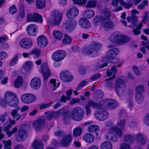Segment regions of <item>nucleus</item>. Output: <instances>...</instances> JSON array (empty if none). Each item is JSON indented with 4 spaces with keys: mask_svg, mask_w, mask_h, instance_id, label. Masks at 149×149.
I'll use <instances>...</instances> for the list:
<instances>
[{
    "mask_svg": "<svg viewBox=\"0 0 149 149\" xmlns=\"http://www.w3.org/2000/svg\"><path fill=\"white\" fill-rule=\"evenodd\" d=\"M32 65V63L31 61H27L23 65L22 68L26 71H28L31 68Z\"/></svg>",
    "mask_w": 149,
    "mask_h": 149,
    "instance_id": "e433bc0d",
    "label": "nucleus"
},
{
    "mask_svg": "<svg viewBox=\"0 0 149 149\" xmlns=\"http://www.w3.org/2000/svg\"><path fill=\"white\" fill-rule=\"evenodd\" d=\"M18 128L17 127H15L11 131H8L7 132V134L9 137L12 136L13 134H15L17 131Z\"/></svg>",
    "mask_w": 149,
    "mask_h": 149,
    "instance_id": "4d7b16f0",
    "label": "nucleus"
},
{
    "mask_svg": "<svg viewBox=\"0 0 149 149\" xmlns=\"http://www.w3.org/2000/svg\"><path fill=\"white\" fill-rule=\"evenodd\" d=\"M50 82L51 86L52 89L55 90L56 88L58 87L60 85V83L58 81H56V80L55 79H51L50 80Z\"/></svg>",
    "mask_w": 149,
    "mask_h": 149,
    "instance_id": "c9c22d12",
    "label": "nucleus"
},
{
    "mask_svg": "<svg viewBox=\"0 0 149 149\" xmlns=\"http://www.w3.org/2000/svg\"><path fill=\"white\" fill-rule=\"evenodd\" d=\"M60 77L61 79L64 81H70L73 79V77L70 73L67 71L61 72Z\"/></svg>",
    "mask_w": 149,
    "mask_h": 149,
    "instance_id": "6ab92c4d",
    "label": "nucleus"
},
{
    "mask_svg": "<svg viewBox=\"0 0 149 149\" xmlns=\"http://www.w3.org/2000/svg\"><path fill=\"white\" fill-rule=\"evenodd\" d=\"M121 4L124 6L125 8L126 9H129L132 6V5L131 3H126L125 2L123 1V0H122Z\"/></svg>",
    "mask_w": 149,
    "mask_h": 149,
    "instance_id": "0e129e2a",
    "label": "nucleus"
},
{
    "mask_svg": "<svg viewBox=\"0 0 149 149\" xmlns=\"http://www.w3.org/2000/svg\"><path fill=\"white\" fill-rule=\"evenodd\" d=\"M120 137L122 135V132L120 129L116 126L111 128L109 132L105 135V139L108 141L112 142L117 141V139L115 134Z\"/></svg>",
    "mask_w": 149,
    "mask_h": 149,
    "instance_id": "20e7f679",
    "label": "nucleus"
},
{
    "mask_svg": "<svg viewBox=\"0 0 149 149\" xmlns=\"http://www.w3.org/2000/svg\"><path fill=\"white\" fill-rule=\"evenodd\" d=\"M46 125L45 120L41 118H39L33 123V127L36 131H39L43 129Z\"/></svg>",
    "mask_w": 149,
    "mask_h": 149,
    "instance_id": "f8f14e48",
    "label": "nucleus"
},
{
    "mask_svg": "<svg viewBox=\"0 0 149 149\" xmlns=\"http://www.w3.org/2000/svg\"><path fill=\"white\" fill-rule=\"evenodd\" d=\"M66 53L63 50H57L52 55V58L55 61H59L62 60L65 57Z\"/></svg>",
    "mask_w": 149,
    "mask_h": 149,
    "instance_id": "9b49d317",
    "label": "nucleus"
},
{
    "mask_svg": "<svg viewBox=\"0 0 149 149\" xmlns=\"http://www.w3.org/2000/svg\"><path fill=\"white\" fill-rule=\"evenodd\" d=\"M138 17L137 16H131L130 17H127V22L129 23L130 22L132 24L131 25H128V27L129 28H133L136 26V24L138 21L137 20Z\"/></svg>",
    "mask_w": 149,
    "mask_h": 149,
    "instance_id": "a878e982",
    "label": "nucleus"
},
{
    "mask_svg": "<svg viewBox=\"0 0 149 149\" xmlns=\"http://www.w3.org/2000/svg\"><path fill=\"white\" fill-rule=\"evenodd\" d=\"M52 20L51 22L53 25L58 26L62 19L61 14L58 11L54 10L51 13Z\"/></svg>",
    "mask_w": 149,
    "mask_h": 149,
    "instance_id": "0eeeda50",
    "label": "nucleus"
},
{
    "mask_svg": "<svg viewBox=\"0 0 149 149\" xmlns=\"http://www.w3.org/2000/svg\"><path fill=\"white\" fill-rule=\"evenodd\" d=\"M31 146L34 149H44V145L42 142L38 140L34 141L32 143Z\"/></svg>",
    "mask_w": 149,
    "mask_h": 149,
    "instance_id": "bb28decb",
    "label": "nucleus"
},
{
    "mask_svg": "<svg viewBox=\"0 0 149 149\" xmlns=\"http://www.w3.org/2000/svg\"><path fill=\"white\" fill-rule=\"evenodd\" d=\"M79 24L81 27L84 29H88L91 26L90 22L85 17L80 18Z\"/></svg>",
    "mask_w": 149,
    "mask_h": 149,
    "instance_id": "5701e85b",
    "label": "nucleus"
},
{
    "mask_svg": "<svg viewBox=\"0 0 149 149\" xmlns=\"http://www.w3.org/2000/svg\"><path fill=\"white\" fill-rule=\"evenodd\" d=\"M78 9L76 7H72L68 10L66 13L67 17L69 18H72L76 17L79 14Z\"/></svg>",
    "mask_w": 149,
    "mask_h": 149,
    "instance_id": "a211bd4d",
    "label": "nucleus"
},
{
    "mask_svg": "<svg viewBox=\"0 0 149 149\" xmlns=\"http://www.w3.org/2000/svg\"><path fill=\"white\" fill-rule=\"evenodd\" d=\"M71 42L70 37L67 34L65 35V38L63 41V43L65 44H70Z\"/></svg>",
    "mask_w": 149,
    "mask_h": 149,
    "instance_id": "8fccbe9b",
    "label": "nucleus"
},
{
    "mask_svg": "<svg viewBox=\"0 0 149 149\" xmlns=\"http://www.w3.org/2000/svg\"><path fill=\"white\" fill-rule=\"evenodd\" d=\"M29 128L28 126L25 127L22 126L20 127L18 131V136L16 139L18 141H23L27 137V130Z\"/></svg>",
    "mask_w": 149,
    "mask_h": 149,
    "instance_id": "1a4fd4ad",
    "label": "nucleus"
},
{
    "mask_svg": "<svg viewBox=\"0 0 149 149\" xmlns=\"http://www.w3.org/2000/svg\"><path fill=\"white\" fill-rule=\"evenodd\" d=\"M97 5V2L94 0H89L88 2L86 7L87 8L95 7Z\"/></svg>",
    "mask_w": 149,
    "mask_h": 149,
    "instance_id": "a18cd8bd",
    "label": "nucleus"
},
{
    "mask_svg": "<svg viewBox=\"0 0 149 149\" xmlns=\"http://www.w3.org/2000/svg\"><path fill=\"white\" fill-rule=\"evenodd\" d=\"M102 45L99 43L93 41L86 49L85 52L89 56L94 57L100 54V49Z\"/></svg>",
    "mask_w": 149,
    "mask_h": 149,
    "instance_id": "7ed1b4c3",
    "label": "nucleus"
},
{
    "mask_svg": "<svg viewBox=\"0 0 149 149\" xmlns=\"http://www.w3.org/2000/svg\"><path fill=\"white\" fill-rule=\"evenodd\" d=\"M41 81L40 79L38 77H33L30 82L31 87L34 89H38L40 87Z\"/></svg>",
    "mask_w": 149,
    "mask_h": 149,
    "instance_id": "f3484780",
    "label": "nucleus"
},
{
    "mask_svg": "<svg viewBox=\"0 0 149 149\" xmlns=\"http://www.w3.org/2000/svg\"><path fill=\"white\" fill-rule=\"evenodd\" d=\"M64 140L68 142L69 143H70L72 140V136L71 134H67L65 135L63 137Z\"/></svg>",
    "mask_w": 149,
    "mask_h": 149,
    "instance_id": "69168bd1",
    "label": "nucleus"
},
{
    "mask_svg": "<svg viewBox=\"0 0 149 149\" xmlns=\"http://www.w3.org/2000/svg\"><path fill=\"white\" fill-rule=\"evenodd\" d=\"M101 21H104V20L103 19H102V17L101 16H96L93 19V23L95 26H97Z\"/></svg>",
    "mask_w": 149,
    "mask_h": 149,
    "instance_id": "c03bdc74",
    "label": "nucleus"
},
{
    "mask_svg": "<svg viewBox=\"0 0 149 149\" xmlns=\"http://www.w3.org/2000/svg\"><path fill=\"white\" fill-rule=\"evenodd\" d=\"M19 44L20 46L23 48L29 49L32 46V40L29 38H25L20 40Z\"/></svg>",
    "mask_w": 149,
    "mask_h": 149,
    "instance_id": "4468645a",
    "label": "nucleus"
},
{
    "mask_svg": "<svg viewBox=\"0 0 149 149\" xmlns=\"http://www.w3.org/2000/svg\"><path fill=\"white\" fill-rule=\"evenodd\" d=\"M135 138L138 143L140 145H143L145 144L146 140L143 135L139 133L135 136Z\"/></svg>",
    "mask_w": 149,
    "mask_h": 149,
    "instance_id": "c85d7f7f",
    "label": "nucleus"
},
{
    "mask_svg": "<svg viewBox=\"0 0 149 149\" xmlns=\"http://www.w3.org/2000/svg\"><path fill=\"white\" fill-rule=\"evenodd\" d=\"M115 77L114 75L108 79H106L105 81L107 82L106 84V86L109 88H113V82L111 81H109V80L113 79Z\"/></svg>",
    "mask_w": 149,
    "mask_h": 149,
    "instance_id": "79ce46f5",
    "label": "nucleus"
},
{
    "mask_svg": "<svg viewBox=\"0 0 149 149\" xmlns=\"http://www.w3.org/2000/svg\"><path fill=\"white\" fill-rule=\"evenodd\" d=\"M120 149H132V148L129 144L124 143L120 144Z\"/></svg>",
    "mask_w": 149,
    "mask_h": 149,
    "instance_id": "680f3d73",
    "label": "nucleus"
},
{
    "mask_svg": "<svg viewBox=\"0 0 149 149\" xmlns=\"http://www.w3.org/2000/svg\"><path fill=\"white\" fill-rule=\"evenodd\" d=\"M8 57V55L6 52L2 51L0 52V59H4Z\"/></svg>",
    "mask_w": 149,
    "mask_h": 149,
    "instance_id": "774afa93",
    "label": "nucleus"
},
{
    "mask_svg": "<svg viewBox=\"0 0 149 149\" xmlns=\"http://www.w3.org/2000/svg\"><path fill=\"white\" fill-rule=\"evenodd\" d=\"M73 3L76 5L83 6L86 4L87 0H72Z\"/></svg>",
    "mask_w": 149,
    "mask_h": 149,
    "instance_id": "3c124183",
    "label": "nucleus"
},
{
    "mask_svg": "<svg viewBox=\"0 0 149 149\" xmlns=\"http://www.w3.org/2000/svg\"><path fill=\"white\" fill-rule=\"evenodd\" d=\"M135 98L136 102L138 104L141 103L143 100V96L142 94H136Z\"/></svg>",
    "mask_w": 149,
    "mask_h": 149,
    "instance_id": "37998d69",
    "label": "nucleus"
},
{
    "mask_svg": "<svg viewBox=\"0 0 149 149\" xmlns=\"http://www.w3.org/2000/svg\"><path fill=\"white\" fill-rule=\"evenodd\" d=\"M37 42L39 47H44L47 45L48 41L44 35H42L37 38Z\"/></svg>",
    "mask_w": 149,
    "mask_h": 149,
    "instance_id": "412c9836",
    "label": "nucleus"
},
{
    "mask_svg": "<svg viewBox=\"0 0 149 149\" xmlns=\"http://www.w3.org/2000/svg\"><path fill=\"white\" fill-rule=\"evenodd\" d=\"M101 17L104 20L110 19L111 15V11L110 9L107 8H104L101 12Z\"/></svg>",
    "mask_w": 149,
    "mask_h": 149,
    "instance_id": "4be33fe9",
    "label": "nucleus"
},
{
    "mask_svg": "<svg viewBox=\"0 0 149 149\" xmlns=\"http://www.w3.org/2000/svg\"><path fill=\"white\" fill-rule=\"evenodd\" d=\"M103 25L104 29L106 30L113 28L114 26L113 22L110 20L105 21Z\"/></svg>",
    "mask_w": 149,
    "mask_h": 149,
    "instance_id": "c756f323",
    "label": "nucleus"
},
{
    "mask_svg": "<svg viewBox=\"0 0 149 149\" xmlns=\"http://www.w3.org/2000/svg\"><path fill=\"white\" fill-rule=\"evenodd\" d=\"M77 22L69 19L66 20L63 24V26L68 31H72L77 24Z\"/></svg>",
    "mask_w": 149,
    "mask_h": 149,
    "instance_id": "ddd939ff",
    "label": "nucleus"
},
{
    "mask_svg": "<svg viewBox=\"0 0 149 149\" xmlns=\"http://www.w3.org/2000/svg\"><path fill=\"white\" fill-rule=\"evenodd\" d=\"M63 111V110H60L56 112L54 111V118L55 119L58 118L60 115H62Z\"/></svg>",
    "mask_w": 149,
    "mask_h": 149,
    "instance_id": "052dcab7",
    "label": "nucleus"
},
{
    "mask_svg": "<svg viewBox=\"0 0 149 149\" xmlns=\"http://www.w3.org/2000/svg\"><path fill=\"white\" fill-rule=\"evenodd\" d=\"M36 97L31 93H25L22 95L21 99L22 101L26 104H29L34 102L36 100Z\"/></svg>",
    "mask_w": 149,
    "mask_h": 149,
    "instance_id": "9d476101",
    "label": "nucleus"
},
{
    "mask_svg": "<svg viewBox=\"0 0 149 149\" xmlns=\"http://www.w3.org/2000/svg\"><path fill=\"white\" fill-rule=\"evenodd\" d=\"M120 35L118 32H115L111 35L109 40L112 42L118 44Z\"/></svg>",
    "mask_w": 149,
    "mask_h": 149,
    "instance_id": "393cba45",
    "label": "nucleus"
},
{
    "mask_svg": "<svg viewBox=\"0 0 149 149\" xmlns=\"http://www.w3.org/2000/svg\"><path fill=\"white\" fill-rule=\"evenodd\" d=\"M45 114H47V119L49 120H50L54 118V111L46 112H45Z\"/></svg>",
    "mask_w": 149,
    "mask_h": 149,
    "instance_id": "5fc2aeb1",
    "label": "nucleus"
},
{
    "mask_svg": "<svg viewBox=\"0 0 149 149\" xmlns=\"http://www.w3.org/2000/svg\"><path fill=\"white\" fill-rule=\"evenodd\" d=\"M36 6L38 8H43L45 6V0H37L36 1Z\"/></svg>",
    "mask_w": 149,
    "mask_h": 149,
    "instance_id": "72a5a7b5",
    "label": "nucleus"
},
{
    "mask_svg": "<svg viewBox=\"0 0 149 149\" xmlns=\"http://www.w3.org/2000/svg\"><path fill=\"white\" fill-rule=\"evenodd\" d=\"M119 40V44L120 45L125 44L129 40V39L127 36L121 35Z\"/></svg>",
    "mask_w": 149,
    "mask_h": 149,
    "instance_id": "a19ab883",
    "label": "nucleus"
},
{
    "mask_svg": "<svg viewBox=\"0 0 149 149\" xmlns=\"http://www.w3.org/2000/svg\"><path fill=\"white\" fill-rule=\"evenodd\" d=\"M23 78L21 76H19L17 79L14 82L15 87L16 88H19L22 85Z\"/></svg>",
    "mask_w": 149,
    "mask_h": 149,
    "instance_id": "f704fd0d",
    "label": "nucleus"
},
{
    "mask_svg": "<svg viewBox=\"0 0 149 149\" xmlns=\"http://www.w3.org/2000/svg\"><path fill=\"white\" fill-rule=\"evenodd\" d=\"M82 132V130L81 127H77L74 128L73 131V135L75 137L80 135Z\"/></svg>",
    "mask_w": 149,
    "mask_h": 149,
    "instance_id": "ea45409f",
    "label": "nucleus"
},
{
    "mask_svg": "<svg viewBox=\"0 0 149 149\" xmlns=\"http://www.w3.org/2000/svg\"><path fill=\"white\" fill-rule=\"evenodd\" d=\"M126 123L125 120L124 119H123L119 121L117 124V127L119 128L121 130L123 129Z\"/></svg>",
    "mask_w": 149,
    "mask_h": 149,
    "instance_id": "49530a36",
    "label": "nucleus"
},
{
    "mask_svg": "<svg viewBox=\"0 0 149 149\" xmlns=\"http://www.w3.org/2000/svg\"><path fill=\"white\" fill-rule=\"evenodd\" d=\"M99 130V127L97 125H91L88 128V132L91 133L96 132L98 131Z\"/></svg>",
    "mask_w": 149,
    "mask_h": 149,
    "instance_id": "4c0bfd02",
    "label": "nucleus"
},
{
    "mask_svg": "<svg viewBox=\"0 0 149 149\" xmlns=\"http://www.w3.org/2000/svg\"><path fill=\"white\" fill-rule=\"evenodd\" d=\"M20 109L19 108H18L17 109H13L11 111V116L16 120H18L20 118V116L17 113L18 110Z\"/></svg>",
    "mask_w": 149,
    "mask_h": 149,
    "instance_id": "2f4dec72",
    "label": "nucleus"
},
{
    "mask_svg": "<svg viewBox=\"0 0 149 149\" xmlns=\"http://www.w3.org/2000/svg\"><path fill=\"white\" fill-rule=\"evenodd\" d=\"M136 94H142V92L144 91V86L142 85L138 86L136 88Z\"/></svg>",
    "mask_w": 149,
    "mask_h": 149,
    "instance_id": "864d4df0",
    "label": "nucleus"
},
{
    "mask_svg": "<svg viewBox=\"0 0 149 149\" xmlns=\"http://www.w3.org/2000/svg\"><path fill=\"white\" fill-rule=\"evenodd\" d=\"M17 60L18 56L17 55H16L10 61L9 64L10 66H11L16 64L17 63Z\"/></svg>",
    "mask_w": 149,
    "mask_h": 149,
    "instance_id": "13d9d810",
    "label": "nucleus"
},
{
    "mask_svg": "<svg viewBox=\"0 0 149 149\" xmlns=\"http://www.w3.org/2000/svg\"><path fill=\"white\" fill-rule=\"evenodd\" d=\"M34 15L35 22H39L42 23V16L40 14L36 13H33Z\"/></svg>",
    "mask_w": 149,
    "mask_h": 149,
    "instance_id": "de8ad7c7",
    "label": "nucleus"
},
{
    "mask_svg": "<svg viewBox=\"0 0 149 149\" xmlns=\"http://www.w3.org/2000/svg\"><path fill=\"white\" fill-rule=\"evenodd\" d=\"M71 113L68 111L63 112L62 119L63 122L66 124H69L70 123Z\"/></svg>",
    "mask_w": 149,
    "mask_h": 149,
    "instance_id": "b1692460",
    "label": "nucleus"
},
{
    "mask_svg": "<svg viewBox=\"0 0 149 149\" xmlns=\"http://www.w3.org/2000/svg\"><path fill=\"white\" fill-rule=\"evenodd\" d=\"M87 84V82L85 80L81 81L77 87V90H80L81 88L86 86Z\"/></svg>",
    "mask_w": 149,
    "mask_h": 149,
    "instance_id": "e2e57ef3",
    "label": "nucleus"
},
{
    "mask_svg": "<svg viewBox=\"0 0 149 149\" xmlns=\"http://www.w3.org/2000/svg\"><path fill=\"white\" fill-rule=\"evenodd\" d=\"M3 143L4 144V149H11L10 148L11 146V142L10 140L8 141L3 140Z\"/></svg>",
    "mask_w": 149,
    "mask_h": 149,
    "instance_id": "09e8293b",
    "label": "nucleus"
},
{
    "mask_svg": "<svg viewBox=\"0 0 149 149\" xmlns=\"http://www.w3.org/2000/svg\"><path fill=\"white\" fill-rule=\"evenodd\" d=\"M107 108H101L100 109L97 110V112L95 113V116L98 120L103 121L107 119L108 117V113L103 109Z\"/></svg>",
    "mask_w": 149,
    "mask_h": 149,
    "instance_id": "6e6552de",
    "label": "nucleus"
},
{
    "mask_svg": "<svg viewBox=\"0 0 149 149\" xmlns=\"http://www.w3.org/2000/svg\"><path fill=\"white\" fill-rule=\"evenodd\" d=\"M27 21L28 22H35V17L34 15H33V14H29L27 15Z\"/></svg>",
    "mask_w": 149,
    "mask_h": 149,
    "instance_id": "338daca9",
    "label": "nucleus"
},
{
    "mask_svg": "<svg viewBox=\"0 0 149 149\" xmlns=\"http://www.w3.org/2000/svg\"><path fill=\"white\" fill-rule=\"evenodd\" d=\"M86 105L90 107H92L97 110L103 108H107L108 109H114L117 107L118 103L116 102L113 99H106L101 100L99 104L89 100Z\"/></svg>",
    "mask_w": 149,
    "mask_h": 149,
    "instance_id": "f257e3e1",
    "label": "nucleus"
},
{
    "mask_svg": "<svg viewBox=\"0 0 149 149\" xmlns=\"http://www.w3.org/2000/svg\"><path fill=\"white\" fill-rule=\"evenodd\" d=\"M71 113V117L73 120L79 121L82 119L84 111L83 108L77 107L74 108Z\"/></svg>",
    "mask_w": 149,
    "mask_h": 149,
    "instance_id": "39448f33",
    "label": "nucleus"
},
{
    "mask_svg": "<svg viewBox=\"0 0 149 149\" xmlns=\"http://www.w3.org/2000/svg\"><path fill=\"white\" fill-rule=\"evenodd\" d=\"M101 149H112V143L109 141L103 142L100 146Z\"/></svg>",
    "mask_w": 149,
    "mask_h": 149,
    "instance_id": "7c9ffc66",
    "label": "nucleus"
},
{
    "mask_svg": "<svg viewBox=\"0 0 149 149\" xmlns=\"http://www.w3.org/2000/svg\"><path fill=\"white\" fill-rule=\"evenodd\" d=\"M41 72L45 80H46L50 76V73L47 65L46 63L42 64L41 66Z\"/></svg>",
    "mask_w": 149,
    "mask_h": 149,
    "instance_id": "2eb2a0df",
    "label": "nucleus"
},
{
    "mask_svg": "<svg viewBox=\"0 0 149 149\" xmlns=\"http://www.w3.org/2000/svg\"><path fill=\"white\" fill-rule=\"evenodd\" d=\"M38 27L35 24H31L28 25L26 30L28 34L31 36H35L37 33Z\"/></svg>",
    "mask_w": 149,
    "mask_h": 149,
    "instance_id": "dca6fc26",
    "label": "nucleus"
},
{
    "mask_svg": "<svg viewBox=\"0 0 149 149\" xmlns=\"http://www.w3.org/2000/svg\"><path fill=\"white\" fill-rule=\"evenodd\" d=\"M95 14L94 11L91 10H88L84 12V16L88 18H91L93 17Z\"/></svg>",
    "mask_w": 149,
    "mask_h": 149,
    "instance_id": "473e14b6",
    "label": "nucleus"
},
{
    "mask_svg": "<svg viewBox=\"0 0 149 149\" xmlns=\"http://www.w3.org/2000/svg\"><path fill=\"white\" fill-rule=\"evenodd\" d=\"M19 103L18 100L15 94L9 91L4 94L3 100L0 98V104L3 107H6V104L11 107H15Z\"/></svg>",
    "mask_w": 149,
    "mask_h": 149,
    "instance_id": "f03ea898",
    "label": "nucleus"
},
{
    "mask_svg": "<svg viewBox=\"0 0 149 149\" xmlns=\"http://www.w3.org/2000/svg\"><path fill=\"white\" fill-rule=\"evenodd\" d=\"M53 34L54 37L58 40H60L62 38L63 34L60 31L55 30L54 31Z\"/></svg>",
    "mask_w": 149,
    "mask_h": 149,
    "instance_id": "58836bf2",
    "label": "nucleus"
},
{
    "mask_svg": "<svg viewBox=\"0 0 149 149\" xmlns=\"http://www.w3.org/2000/svg\"><path fill=\"white\" fill-rule=\"evenodd\" d=\"M40 53V50L37 48H34L33 49L31 52V54H34L37 56H39Z\"/></svg>",
    "mask_w": 149,
    "mask_h": 149,
    "instance_id": "bf43d9fd",
    "label": "nucleus"
},
{
    "mask_svg": "<svg viewBox=\"0 0 149 149\" xmlns=\"http://www.w3.org/2000/svg\"><path fill=\"white\" fill-rule=\"evenodd\" d=\"M119 52V49L117 48L110 49L107 52L106 57L108 60L112 59L118 54Z\"/></svg>",
    "mask_w": 149,
    "mask_h": 149,
    "instance_id": "aec40b11",
    "label": "nucleus"
},
{
    "mask_svg": "<svg viewBox=\"0 0 149 149\" xmlns=\"http://www.w3.org/2000/svg\"><path fill=\"white\" fill-rule=\"evenodd\" d=\"M83 139L86 142L88 143H91L94 141L95 137L92 134L87 133L84 135Z\"/></svg>",
    "mask_w": 149,
    "mask_h": 149,
    "instance_id": "cd10ccee",
    "label": "nucleus"
},
{
    "mask_svg": "<svg viewBox=\"0 0 149 149\" xmlns=\"http://www.w3.org/2000/svg\"><path fill=\"white\" fill-rule=\"evenodd\" d=\"M114 89L116 93L118 95L123 94L125 92V89L124 81L120 79H116L114 84Z\"/></svg>",
    "mask_w": 149,
    "mask_h": 149,
    "instance_id": "423d86ee",
    "label": "nucleus"
},
{
    "mask_svg": "<svg viewBox=\"0 0 149 149\" xmlns=\"http://www.w3.org/2000/svg\"><path fill=\"white\" fill-rule=\"evenodd\" d=\"M124 140L125 141L131 143L133 140V137L130 135H125L124 136Z\"/></svg>",
    "mask_w": 149,
    "mask_h": 149,
    "instance_id": "603ef678",
    "label": "nucleus"
},
{
    "mask_svg": "<svg viewBox=\"0 0 149 149\" xmlns=\"http://www.w3.org/2000/svg\"><path fill=\"white\" fill-rule=\"evenodd\" d=\"M145 14V16L143 17V19L142 21V22L145 24L147 21L149 22V12H146Z\"/></svg>",
    "mask_w": 149,
    "mask_h": 149,
    "instance_id": "6e6d98bb",
    "label": "nucleus"
}]
</instances>
